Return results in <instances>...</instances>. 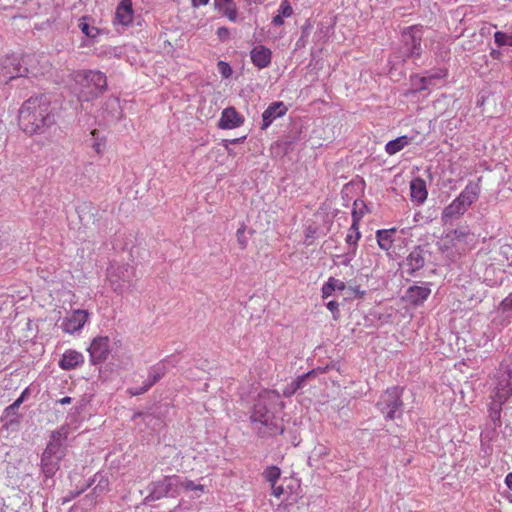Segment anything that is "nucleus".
I'll use <instances>...</instances> for the list:
<instances>
[{
	"instance_id": "f257e3e1",
	"label": "nucleus",
	"mask_w": 512,
	"mask_h": 512,
	"mask_svg": "<svg viewBox=\"0 0 512 512\" xmlns=\"http://www.w3.org/2000/svg\"><path fill=\"white\" fill-rule=\"evenodd\" d=\"M18 121L21 129L29 135L41 133L53 125L55 117L50 97L42 94L27 99L19 110Z\"/></svg>"
},
{
	"instance_id": "f03ea898",
	"label": "nucleus",
	"mask_w": 512,
	"mask_h": 512,
	"mask_svg": "<svg viewBox=\"0 0 512 512\" xmlns=\"http://www.w3.org/2000/svg\"><path fill=\"white\" fill-rule=\"evenodd\" d=\"M73 80L79 87L78 98L91 101L107 90V77L98 70H79L73 73Z\"/></svg>"
},
{
	"instance_id": "7ed1b4c3",
	"label": "nucleus",
	"mask_w": 512,
	"mask_h": 512,
	"mask_svg": "<svg viewBox=\"0 0 512 512\" xmlns=\"http://www.w3.org/2000/svg\"><path fill=\"white\" fill-rule=\"evenodd\" d=\"M481 178L469 181L461 193L446 206L441 214L443 222H448L465 214V212L478 201L481 194Z\"/></svg>"
},
{
	"instance_id": "20e7f679",
	"label": "nucleus",
	"mask_w": 512,
	"mask_h": 512,
	"mask_svg": "<svg viewBox=\"0 0 512 512\" xmlns=\"http://www.w3.org/2000/svg\"><path fill=\"white\" fill-rule=\"evenodd\" d=\"M67 438V430L62 427L51 435V441L46 446L41 457V469L46 477H53L60 469L61 460L66 455V447L60 441Z\"/></svg>"
},
{
	"instance_id": "39448f33",
	"label": "nucleus",
	"mask_w": 512,
	"mask_h": 512,
	"mask_svg": "<svg viewBox=\"0 0 512 512\" xmlns=\"http://www.w3.org/2000/svg\"><path fill=\"white\" fill-rule=\"evenodd\" d=\"M495 387L490 398L506 403L512 396V352L507 354L494 375Z\"/></svg>"
},
{
	"instance_id": "423d86ee",
	"label": "nucleus",
	"mask_w": 512,
	"mask_h": 512,
	"mask_svg": "<svg viewBox=\"0 0 512 512\" xmlns=\"http://www.w3.org/2000/svg\"><path fill=\"white\" fill-rule=\"evenodd\" d=\"M134 277V269L128 264H113L107 269V279L114 292L123 294Z\"/></svg>"
},
{
	"instance_id": "0eeeda50",
	"label": "nucleus",
	"mask_w": 512,
	"mask_h": 512,
	"mask_svg": "<svg viewBox=\"0 0 512 512\" xmlns=\"http://www.w3.org/2000/svg\"><path fill=\"white\" fill-rule=\"evenodd\" d=\"M29 74L37 76V73L22 66L17 55L8 54L0 58V81L8 82Z\"/></svg>"
},
{
	"instance_id": "6e6552de",
	"label": "nucleus",
	"mask_w": 512,
	"mask_h": 512,
	"mask_svg": "<svg viewBox=\"0 0 512 512\" xmlns=\"http://www.w3.org/2000/svg\"><path fill=\"white\" fill-rule=\"evenodd\" d=\"M402 389L394 386L388 388L380 397L377 406L380 411L386 415L387 419H394L395 413L399 410L403 403L401 400Z\"/></svg>"
},
{
	"instance_id": "1a4fd4ad",
	"label": "nucleus",
	"mask_w": 512,
	"mask_h": 512,
	"mask_svg": "<svg viewBox=\"0 0 512 512\" xmlns=\"http://www.w3.org/2000/svg\"><path fill=\"white\" fill-rule=\"evenodd\" d=\"M473 240V234L471 233L467 225L457 227L456 229L448 232L442 238V248L445 250L452 248L464 249L470 241Z\"/></svg>"
},
{
	"instance_id": "9d476101",
	"label": "nucleus",
	"mask_w": 512,
	"mask_h": 512,
	"mask_svg": "<svg viewBox=\"0 0 512 512\" xmlns=\"http://www.w3.org/2000/svg\"><path fill=\"white\" fill-rule=\"evenodd\" d=\"M89 313L86 310L77 309L61 323V329L64 333L74 334L80 331L88 321Z\"/></svg>"
},
{
	"instance_id": "9b49d317",
	"label": "nucleus",
	"mask_w": 512,
	"mask_h": 512,
	"mask_svg": "<svg viewBox=\"0 0 512 512\" xmlns=\"http://www.w3.org/2000/svg\"><path fill=\"white\" fill-rule=\"evenodd\" d=\"M93 363L102 362L107 359L110 353V340L107 336H98L93 339L89 349Z\"/></svg>"
},
{
	"instance_id": "f8f14e48",
	"label": "nucleus",
	"mask_w": 512,
	"mask_h": 512,
	"mask_svg": "<svg viewBox=\"0 0 512 512\" xmlns=\"http://www.w3.org/2000/svg\"><path fill=\"white\" fill-rule=\"evenodd\" d=\"M430 294L431 289L427 285H413L406 290L403 301L414 307L420 306L428 299Z\"/></svg>"
},
{
	"instance_id": "ddd939ff",
	"label": "nucleus",
	"mask_w": 512,
	"mask_h": 512,
	"mask_svg": "<svg viewBox=\"0 0 512 512\" xmlns=\"http://www.w3.org/2000/svg\"><path fill=\"white\" fill-rule=\"evenodd\" d=\"M288 107L282 101L271 103L262 114V130H266L276 119L283 117Z\"/></svg>"
},
{
	"instance_id": "4468645a",
	"label": "nucleus",
	"mask_w": 512,
	"mask_h": 512,
	"mask_svg": "<svg viewBox=\"0 0 512 512\" xmlns=\"http://www.w3.org/2000/svg\"><path fill=\"white\" fill-rule=\"evenodd\" d=\"M244 121V117L234 107H227L221 113L218 127L224 130L235 129L242 126Z\"/></svg>"
},
{
	"instance_id": "2eb2a0df",
	"label": "nucleus",
	"mask_w": 512,
	"mask_h": 512,
	"mask_svg": "<svg viewBox=\"0 0 512 512\" xmlns=\"http://www.w3.org/2000/svg\"><path fill=\"white\" fill-rule=\"evenodd\" d=\"M134 10L132 0H121L115 10L113 24L128 26L133 22Z\"/></svg>"
},
{
	"instance_id": "dca6fc26",
	"label": "nucleus",
	"mask_w": 512,
	"mask_h": 512,
	"mask_svg": "<svg viewBox=\"0 0 512 512\" xmlns=\"http://www.w3.org/2000/svg\"><path fill=\"white\" fill-rule=\"evenodd\" d=\"M174 480V476H167L162 480L151 483L149 497L152 500H158L167 496L173 489L175 490Z\"/></svg>"
},
{
	"instance_id": "f3484780",
	"label": "nucleus",
	"mask_w": 512,
	"mask_h": 512,
	"mask_svg": "<svg viewBox=\"0 0 512 512\" xmlns=\"http://www.w3.org/2000/svg\"><path fill=\"white\" fill-rule=\"evenodd\" d=\"M250 58L255 67L264 69L271 64L272 51L264 45H256L250 52Z\"/></svg>"
},
{
	"instance_id": "a211bd4d",
	"label": "nucleus",
	"mask_w": 512,
	"mask_h": 512,
	"mask_svg": "<svg viewBox=\"0 0 512 512\" xmlns=\"http://www.w3.org/2000/svg\"><path fill=\"white\" fill-rule=\"evenodd\" d=\"M83 363L84 356L82 353L73 349H68L62 354L58 364L62 370H72L80 367Z\"/></svg>"
},
{
	"instance_id": "6ab92c4d",
	"label": "nucleus",
	"mask_w": 512,
	"mask_h": 512,
	"mask_svg": "<svg viewBox=\"0 0 512 512\" xmlns=\"http://www.w3.org/2000/svg\"><path fill=\"white\" fill-rule=\"evenodd\" d=\"M407 272L413 275L416 271H419L425 264L423 251L420 247L413 249L406 257Z\"/></svg>"
},
{
	"instance_id": "aec40b11",
	"label": "nucleus",
	"mask_w": 512,
	"mask_h": 512,
	"mask_svg": "<svg viewBox=\"0 0 512 512\" xmlns=\"http://www.w3.org/2000/svg\"><path fill=\"white\" fill-rule=\"evenodd\" d=\"M410 196L412 201H415L417 203H423L428 196L426 183L425 181L420 178H414L410 182Z\"/></svg>"
},
{
	"instance_id": "412c9836",
	"label": "nucleus",
	"mask_w": 512,
	"mask_h": 512,
	"mask_svg": "<svg viewBox=\"0 0 512 512\" xmlns=\"http://www.w3.org/2000/svg\"><path fill=\"white\" fill-rule=\"evenodd\" d=\"M404 35L410 38V55L419 57L421 54L422 28L411 26L404 32Z\"/></svg>"
},
{
	"instance_id": "4be33fe9",
	"label": "nucleus",
	"mask_w": 512,
	"mask_h": 512,
	"mask_svg": "<svg viewBox=\"0 0 512 512\" xmlns=\"http://www.w3.org/2000/svg\"><path fill=\"white\" fill-rule=\"evenodd\" d=\"M360 218L361 216L358 215L357 212L354 210L352 212V224L345 238L346 243L350 246H353V252H355L358 241L361 238V233L359 230Z\"/></svg>"
},
{
	"instance_id": "5701e85b",
	"label": "nucleus",
	"mask_w": 512,
	"mask_h": 512,
	"mask_svg": "<svg viewBox=\"0 0 512 512\" xmlns=\"http://www.w3.org/2000/svg\"><path fill=\"white\" fill-rule=\"evenodd\" d=\"M215 6L219 12L231 22L238 19V10L233 0H215Z\"/></svg>"
},
{
	"instance_id": "b1692460",
	"label": "nucleus",
	"mask_w": 512,
	"mask_h": 512,
	"mask_svg": "<svg viewBox=\"0 0 512 512\" xmlns=\"http://www.w3.org/2000/svg\"><path fill=\"white\" fill-rule=\"evenodd\" d=\"M90 21L91 17L82 16L79 19L78 27L87 38L96 40L102 34V30L94 25H91Z\"/></svg>"
},
{
	"instance_id": "393cba45",
	"label": "nucleus",
	"mask_w": 512,
	"mask_h": 512,
	"mask_svg": "<svg viewBox=\"0 0 512 512\" xmlns=\"http://www.w3.org/2000/svg\"><path fill=\"white\" fill-rule=\"evenodd\" d=\"M395 233H396V228L383 229V230H378L376 232L377 243L382 250L389 252V250L392 248L393 243H394L393 235Z\"/></svg>"
},
{
	"instance_id": "a878e982",
	"label": "nucleus",
	"mask_w": 512,
	"mask_h": 512,
	"mask_svg": "<svg viewBox=\"0 0 512 512\" xmlns=\"http://www.w3.org/2000/svg\"><path fill=\"white\" fill-rule=\"evenodd\" d=\"M271 419L270 412L267 409L264 402L259 399L254 405L253 412L251 414V420L253 422H259L261 424L267 425Z\"/></svg>"
},
{
	"instance_id": "bb28decb",
	"label": "nucleus",
	"mask_w": 512,
	"mask_h": 512,
	"mask_svg": "<svg viewBox=\"0 0 512 512\" xmlns=\"http://www.w3.org/2000/svg\"><path fill=\"white\" fill-rule=\"evenodd\" d=\"M175 482V492L178 489H184L185 491H199L201 493L205 492V486L202 484H196L194 481L189 479H181L180 477L174 475Z\"/></svg>"
},
{
	"instance_id": "cd10ccee",
	"label": "nucleus",
	"mask_w": 512,
	"mask_h": 512,
	"mask_svg": "<svg viewBox=\"0 0 512 512\" xmlns=\"http://www.w3.org/2000/svg\"><path fill=\"white\" fill-rule=\"evenodd\" d=\"M409 143H410V139L407 136L403 135V136L397 137L394 140L389 141L385 145V151L389 155H394V154L398 153L399 151H401L402 149H404L406 146H408Z\"/></svg>"
},
{
	"instance_id": "c85d7f7f",
	"label": "nucleus",
	"mask_w": 512,
	"mask_h": 512,
	"mask_svg": "<svg viewBox=\"0 0 512 512\" xmlns=\"http://www.w3.org/2000/svg\"><path fill=\"white\" fill-rule=\"evenodd\" d=\"M91 136L93 138V150L96 152L97 155H102L106 147V138L104 136H100L99 131L96 129L91 131Z\"/></svg>"
},
{
	"instance_id": "c756f323",
	"label": "nucleus",
	"mask_w": 512,
	"mask_h": 512,
	"mask_svg": "<svg viewBox=\"0 0 512 512\" xmlns=\"http://www.w3.org/2000/svg\"><path fill=\"white\" fill-rule=\"evenodd\" d=\"M445 76H446V72L443 75L435 74V75H431L428 77H420V76L416 75V76L411 77V81L414 84H417L418 85L417 90L421 91V90H425L428 88V86L431 84L432 79H438V78L445 77Z\"/></svg>"
},
{
	"instance_id": "7c9ffc66",
	"label": "nucleus",
	"mask_w": 512,
	"mask_h": 512,
	"mask_svg": "<svg viewBox=\"0 0 512 512\" xmlns=\"http://www.w3.org/2000/svg\"><path fill=\"white\" fill-rule=\"evenodd\" d=\"M263 476L266 479V481L270 483V485L277 484V481L279 480V478L281 476V470L279 467L274 466V465L268 466L264 470Z\"/></svg>"
},
{
	"instance_id": "2f4dec72",
	"label": "nucleus",
	"mask_w": 512,
	"mask_h": 512,
	"mask_svg": "<svg viewBox=\"0 0 512 512\" xmlns=\"http://www.w3.org/2000/svg\"><path fill=\"white\" fill-rule=\"evenodd\" d=\"M492 402L489 404L488 411L490 418L493 422L499 421L502 411V406L505 403H500L497 399H491Z\"/></svg>"
},
{
	"instance_id": "473e14b6",
	"label": "nucleus",
	"mask_w": 512,
	"mask_h": 512,
	"mask_svg": "<svg viewBox=\"0 0 512 512\" xmlns=\"http://www.w3.org/2000/svg\"><path fill=\"white\" fill-rule=\"evenodd\" d=\"M310 374H311V372H309L301 377H298L296 380L292 381L290 383V385L285 389L284 394L291 395V394L295 393L298 389L302 388L305 378L308 377Z\"/></svg>"
},
{
	"instance_id": "72a5a7b5",
	"label": "nucleus",
	"mask_w": 512,
	"mask_h": 512,
	"mask_svg": "<svg viewBox=\"0 0 512 512\" xmlns=\"http://www.w3.org/2000/svg\"><path fill=\"white\" fill-rule=\"evenodd\" d=\"M495 43L498 46H512V33L506 34L501 31H497L494 34Z\"/></svg>"
},
{
	"instance_id": "f704fd0d",
	"label": "nucleus",
	"mask_w": 512,
	"mask_h": 512,
	"mask_svg": "<svg viewBox=\"0 0 512 512\" xmlns=\"http://www.w3.org/2000/svg\"><path fill=\"white\" fill-rule=\"evenodd\" d=\"M246 225L243 223L236 232L237 243L241 250H245L248 246V238L245 235Z\"/></svg>"
},
{
	"instance_id": "c9c22d12",
	"label": "nucleus",
	"mask_w": 512,
	"mask_h": 512,
	"mask_svg": "<svg viewBox=\"0 0 512 512\" xmlns=\"http://www.w3.org/2000/svg\"><path fill=\"white\" fill-rule=\"evenodd\" d=\"M109 491V480L107 478H100L96 486L93 488V494L100 496Z\"/></svg>"
},
{
	"instance_id": "e433bc0d",
	"label": "nucleus",
	"mask_w": 512,
	"mask_h": 512,
	"mask_svg": "<svg viewBox=\"0 0 512 512\" xmlns=\"http://www.w3.org/2000/svg\"><path fill=\"white\" fill-rule=\"evenodd\" d=\"M278 13L282 15L284 18H288L293 14L292 6L290 5L289 1L283 0L280 3Z\"/></svg>"
},
{
	"instance_id": "4c0bfd02",
	"label": "nucleus",
	"mask_w": 512,
	"mask_h": 512,
	"mask_svg": "<svg viewBox=\"0 0 512 512\" xmlns=\"http://www.w3.org/2000/svg\"><path fill=\"white\" fill-rule=\"evenodd\" d=\"M217 67L218 71L224 78H228L232 75V69L227 62L219 61Z\"/></svg>"
},
{
	"instance_id": "58836bf2",
	"label": "nucleus",
	"mask_w": 512,
	"mask_h": 512,
	"mask_svg": "<svg viewBox=\"0 0 512 512\" xmlns=\"http://www.w3.org/2000/svg\"><path fill=\"white\" fill-rule=\"evenodd\" d=\"M326 307L333 314V319L338 320L340 317L338 302L331 300L326 304Z\"/></svg>"
},
{
	"instance_id": "ea45409f",
	"label": "nucleus",
	"mask_w": 512,
	"mask_h": 512,
	"mask_svg": "<svg viewBox=\"0 0 512 512\" xmlns=\"http://www.w3.org/2000/svg\"><path fill=\"white\" fill-rule=\"evenodd\" d=\"M164 372H154L149 376L150 381L149 383L140 391V393L147 391L153 384H155L162 376ZM135 394H139V392H136Z\"/></svg>"
},
{
	"instance_id": "a19ab883",
	"label": "nucleus",
	"mask_w": 512,
	"mask_h": 512,
	"mask_svg": "<svg viewBox=\"0 0 512 512\" xmlns=\"http://www.w3.org/2000/svg\"><path fill=\"white\" fill-rule=\"evenodd\" d=\"M334 292H335L334 287H333L332 283L330 282V280L328 279L327 282H325L323 284L322 289H321L322 298L327 299Z\"/></svg>"
},
{
	"instance_id": "79ce46f5",
	"label": "nucleus",
	"mask_w": 512,
	"mask_h": 512,
	"mask_svg": "<svg viewBox=\"0 0 512 512\" xmlns=\"http://www.w3.org/2000/svg\"><path fill=\"white\" fill-rule=\"evenodd\" d=\"M499 309L502 312H508L512 310V292L501 301L499 304Z\"/></svg>"
},
{
	"instance_id": "37998d69",
	"label": "nucleus",
	"mask_w": 512,
	"mask_h": 512,
	"mask_svg": "<svg viewBox=\"0 0 512 512\" xmlns=\"http://www.w3.org/2000/svg\"><path fill=\"white\" fill-rule=\"evenodd\" d=\"M216 34L222 42H225L230 38V30L227 27H219Z\"/></svg>"
},
{
	"instance_id": "c03bdc74",
	"label": "nucleus",
	"mask_w": 512,
	"mask_h": 512,
	"mask_svg": "<svg viewBox=\"0 0 512 512\" xmlns=\"http://www.w3.org/2000/svg\"><path fill=\"white\" fill-rule=\"evenodd\" d=\"M330 282L332 283L335 291H343L346 288V284L334 277H329Z\"/></svg>"
},
{
	"instance_id": "a18cd8bd",
	"label": "nucleus",
	"mask_w": 512,
	"mask_h": 512,
	"mask_svg": "<svg viewBox=\"0 0 512 512\" xmlns=\"http://www.w3.org/2000/svg\"><path fill=\"white\" fill-rule=\"evenodd\" d=\"M271 490V494L276 498H280L284 494V488L281 485L271 484Z\"/></svg>"
},
{
	"instance_id": "49530a36",
	"label": "nucleus",
	"mask_w": 512,
	"mask_h": 512,
	"mask_svg": "<svg viewBox=\"0 0 512 512\" xmlns=\"http://www.w3.org/2000/svg\"><path fill=\"white\" fill-rule=\"evenodd\" d=\"M272 23L276 26H281L284 23V17L278 13L273 17Z\"/></svg>"
},
{
	"instance_id": "de8ad7c7",
	"label": "nucleus",
	"mask_w": 512,
	"mask_h": 512,
	"mask_svg": "<svg viewBox=\"0 0 512 512\" xmlns=\"http://www.w3.org/2000/svg\"><path fill=\"white\" fill-rule=\"evenodd\" d=\"M26 394V390L21 394V396L10 406V408H16V407H19L20 404L23 402L24 400V396Z\"/></svg>"
},
{
	"instance_id": "09e8293b",
	"label": "nucleus",
	"mask_w": 512,
	"mask_h": 512,
	"mask_svg": "<svg viewBox=\"0 0 512 512\" xmlns=\"http://www.w3.org/2000/svg\"><path fill=\"white\" fill-rule=\"evenodd\" d=\"M246 137L243 136V137H240V138H235V139H231V140H224V144H227L230 143V144H237V143H240L242 141H244Z\"/></svg>"
},
{
	"instance_id": "8fccbe9b",
	"label": "nucleus",
	"mask_w": 512,
	"mask_h": 512,
	"mask_svg": "<svg viewBox=\"0 0 512 512\" xmlns=\"http://www.w3.org/2000/svg\"><path fill=\"white\" fill-rule=\"evenodd\" d=\"M208 2H209V0H192V5L194 7H199V6L208 4Z\"/></svg>"
},
{
	"instance_id": "3c124183",
	"label": "nucleus",
	"mask_w": 512,
	"mask_h": 512,
	"mask_svg": "<svg viewBox=\"0 0 512 512\" xmlns=\"http://www.w3.org/2000/svg\"><path fill=\"white\" fill-rule=\"evenodd\" d=\"M505 483L512 490V472L507 474Z\"/></svg>"
},
{
	"instance_id": "603ef678",
	"label": "nucleus",
	"mask_w": 512,
	"mask_h": 512,
	"mask_svg": "<svg viewBox=\"0 0 512 512\" xmlns=\"http://www.w3.org/2000/svg\"><path fill=\"white\" fill-rule=\"evenodd\" d=\"M72 399L71 397H64V398H61L58 402L61 404V405H65V404H69L71 403Z\"/></svg>"
},
{
	"instance_id": "864d4df0",
	"label": "nucleus",
	"mask_w": 512,
	"mask_h": 512,
	"mask_svg": "<svg viewBox=\"0 0 512 512\" xmlns=\"http://www.w3.org/2000/svg\"><path fill=\"white\" fill-rule=\"evenodd\" d=\"M225 145V148L227 149L229 155H233V151L228 147L227 144H224Z\"/></svg>"
},
{
	"instance_id": "5fc2aeb1",
	"label": "nucleus",
	"mask_w": 512,
	"mask_h": 512,
	"mask_svg": "<svg viewBox=\"0 0 512 512\" xmlns=\"http://www.w3.org/2000/svg\"><path fill=\"white\" fill-rule=\"evenodd\" d=\"M34 60V58H31V57H28L27 61L28 62H32Z\"/></svg>"
}]
</instances>
